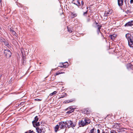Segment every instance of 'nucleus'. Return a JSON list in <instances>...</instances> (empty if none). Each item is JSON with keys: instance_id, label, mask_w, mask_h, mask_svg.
<instances>
[{"instance_id": "nucleus-1", "label": "nucleus", "mask_w": 133, "mask_h": 133, "mask_svg": "<svg viewBox=\"0 0 133 133\" xmlns=\"http://www.w3.org/2000/svg\"><path fill=\"white\" fill-rule=\"evenodd\" d=\"M125 37L127 39L129 46L130 47H133V32L131 34H126Z\"/></svg>"}, {"instance_id": "nucleus-2", "label": "nucleus", "mask_w": 133, "mask_h": 133, "mask_svg": "<svg viewBox=\"0 0 133 133\" xmlns=\"http://www.w3.org/2000/svg\"><path fill=\"white\" fill-rule=\"evenodd\" d=\"M90 121L88 118H83L82 120H80L78 122L79 127H83L85 125H87L90 123Z\"/></svg>"}, {"instance_id": "nucleus-3", "label": "nucleus", "mask_w": 133, "mask_h": 133, "mask_svg": "<svg viewBox=\"0 0 133 133\" xmlns=\"http://www.w3.org/2000/svg\"><path fill=\"white\" fill-rule=\"evenodd\" d=\"M66 122V125L68 128L71 127H74L76 125V123L75 122H73L70 120L67 121Z\"/></svg>"}, {"instance_id": "nucleus-4", "label": "nucleus", "mask_w": 133, "mask_h": 133, "mask_svg": "<svg viewBox=\"0 0 133 133\" xmlns=\"http://www.w3.org/2000/svg\"><path fill=\"white\" fill-rule=\"evenodd\" d=\"M4 52L7 58H9L10 57L11 53L9 50L8 49L5 50Z\"/></svg>"}, {"instance_id": "nucleus-5", "label": "nucleus", "mask_w": 133, "mask_h": 133, "mask_svg": "<svg viewBox=\"0 0 133 133\" xmlns=\"http://www.w3.org/2000/svg\"><path fill=\"white\" fill-rule=\"evenodd\" d=\"M112 10L111 9H107L106 10V11L104 13V14L103 15V16L107 17L108 16L110 15L112 13Z\"/></svg>"}, {"instance_id": "nucleus-6", "label": "nucleus", "mask_w": 133, "mask_h": 133, "mask_svg": "<svg viewBox=\"0 0 133 133\" xmlns=\"http://www.w3.org/2000/svg\"><path fill=\"white\" fill-rule=\"evenodd\" d=\"M59 127L61 129L65 128L66 125V122H61L59 123Z\"/></svg>"}, {"instance_id": "nucleus-7", "label": "nucleus", "mask_w": 133, "mask_h": 133, "mask_svg": "<svg viewBox=\"0 0 133 133\" xmlns=\"http://www.w3.org/2000/svg\"><path fill=\"white\" fill-rule=\"evenodd\" d=\"M89 133H100V131L98 129L97 130L96 129L93 128L90 130Z\"/></svg>"}, {"instance_id": "nucleus-8", "label": "nucleus", "mask_w": 133, "mask_h": 133, "mask_svg": "<svg viewBox=\"0 0 133 133\" xmlns=\"http://www.w3.org/2000/svg\"><path fill=\"white\" fill-rule=\"evenodd\" d=\"M36 129L38 133H44L45 132L44 130L40 128L39 127L36 128Z\"/></svg>"}, {"instance_id": "nucleus-9", "label": "nucleus", "mask_w": 133, "mask_h": 133, "mask_svg": "<svg viewBox=\"0 0 133 133\" xmlns=\"http://www.w3.org/2000/svg\"><path fill=\"white\" fill-rule=\"evenodd\" d=\"M133 25V21H129L125 25V26H131Z\"/></svg>"}, {"instance_id": "nucleus-10", "label": "nucleus", "mask_w": 133, "mask_h": 133, "mask_svg": "<svg viewBox=\"0 0 133 133\" xmlns=\"http://www.w3.org/2000/svg\"><path fill=\"white\" fill-rule=\"evenodd\" d=\"M73 3L78 6L80 5V2L78 0H76L73 1Z\"/></svg>"}, {"instance_id": "nucleus-11", "label": "nucleus", "mask_w": 133, "mask_h": 133, "mask_svg": "<svg viewBox=\"0 0 133 133\" xmlns=\"http://www.w3.org/2000/svg\"><path fill=\"white\" fill-rule=\"evenodd\" d=\"M38 120V118L37 116H36L35 118V120L32 122V123L34 127H35V123H37V122Z\"/></svg>"}, {"instance_id": "nucleus-12", "label": "nucleus", "mask_w": 133, "mask_h": 133, "mask_svg": "<svg viewBox=\"0 0 133 133\" xmlns=\"http://www.w3.org/2000/svg\"><path fill=\"white\" fill-rule=\"evenodd\" d=\"M62 65L60 66V67H64L65 68L67 66H68V63L67 62H65L64 63H63L62 64Z\"/></svg>"}, {"instance_id": "nucleus-13", "label": "nucleus", "mask_w": 133, "mask_h": 133, "mask_svg": "<svg viewBox=\"0 0 133 133\" xmlns=\"http://www.w3.org/2000/svg\"><path fill=\"white\" fill-rule=\"evenodd\" d=\"M118 4L119 6L123 5V0H118Z\"/></svg>"}, {"instance_id": "nucleus-14", "label": "nucleus", "mask_w": 133, "mask_h": 133, "mask_svg": "<svg viewBox=\"0 0 133 133\" xmlns=\"http://www.w3.org/2000/svg\"><path fill=\"white\" fill-rule=\"evenodd\" d=\"M116 36L115 34H113L112 35H111L109 36V37L112 39V40H114Z\"/></svg>"}, {"instance_id": "nucleus-15", "label": "nucleus", "mask_w": 133, "mask_h": 133, "mask_svg": "<svg viewBox=\"0 0 133 133\" xmlns=\"http://www.w3.org/2000/svg\"><path fill=\"white\" fill-rule=\"evenodd\" d=\"M127 67L128 69H132L133 68V65L130 64H127Z\"/></svg>"}, {"instance_id": "nucleus-16", "label": "nucleus", "mask_w": 133, "mask_h": 133, "mask_svg": "<svg viewBox=\"0 0 133 133\" xmlns=\"http://www.w3.org/2000/svg\"><path fill=\"white\" fill-rule=\"evenodd\" d=\"M70 109V110L68 111L67 112V113H68L70 114V113H72V112H73L74 111V109L73 108L71 109V108H68V109Z\"/></svg>"}, {"instance_id": "nucleus-17", "label": "nucleus", "mask_w": 133, "mask_h": 133, "mask_svg": "<svg viewBox=\"0 0 133 133\" xmlns=\"http://www.w3.org/2000/svg\"><path fill=\"white\" fill-rule=\"evenodd\" d=\"M97 33L98 34H99V32H100V30L101 29L102 26L99 25H97Z\"/></svg>"}, {"instance_id": "nucleus-18", "label": "nucleus", "mask_w": 133, "mask_h": 133, "mask_svg": "<svg viewBox=\"0 0 133 133\" xmlns=\"http://www.w3.org/2000/svg\"><path fill=\"white\" fill-rule=\"evenodd\" d=\"M59 128H60L59 125L58 124L56 125L55 128V131L56 132H57Z\"/></svg>"}, {"instance_id": "nucleus-19", "label": "nucleus", "mask_w": 133, "mask_h": 133, "mask_svg": "<svg viewBox=\"0 0 133 133\" xmlns=\"http://www.w3.org/2000/svg\"><path fill=\"white\" fill-rule=\"evenodd\" d=\"M3 44H4L7 47H8L9 46V44L5 40V41L4 42L2 43Z\"/></svg>"}, {"instance_id": "nucleus-20", "label": "nucleus", "mask_w": 133, "mask_h": 133, "mask_svg": "<svg viewBox=\"0 0 133 133\" xmlns=\"http://www.w3.org/2000/svg\"><path fill=\"white\" fill-rule=\"evenodd\" d=\"M68 27V32H70V33L72 32L73 31V29L72 28V27H71V28H69Z\"/></svg>"}, {"instance_id": "nucleus-21", "label": "nucleus", "mask_w": 133, "mask_h": 133, "mask_svg": "<svg viewBox=\"0 0 133 133\" xmlns=\"http://www.w3.org/2000/svg\"><path fill=\"white\" fill-rule=\"evenodd\" d=\"M56 93H57V92L56 91H54L52 93L50 94V96H52V95H53L56 94Z\"/></svg>"}, {"instance_id": "nucleus-22", "label": "nucleus", "mask_w": 133, "mask_h": 133, "mask_svg": "<svg viewBox=\"0 0 133 133\" xmlns=\"http://www.w3.org/2000/svg\"><path fill=\"white\" fill-rule=\"evenodd\" d=\"M5 40L3 38H0V42L3 43L4 42Z\"/></svg>"}, {"instance_id": "nucleus-23", "label": "nucleus", "mask_w": 133, "mask_h": 133, "mask_svg": "<svg viewBox=\"0 0 133 133\" xmlns=\"http://www.w3.org/2000/svg\"><path fill=\"white\" fill-rule=\"evenodd\" d=\"M67 96V94L66 93H64V94L62 95L61 97H60V98H63L64 97H66Z\"/></svg>"}, {"instance_id": "nucleus-24", "label": "nucleus", "mask_w": 133, "mask_h": 133, "mask_svg": "<svg viewBox=\"0 0 133 133\" xmlns=\"http://www.w3.org/2000/svg\"><path fill=\"white\" fill-rule=\"evenodd\" d=\"M40 125V123L39 122H38L37 123H35V127H36V126H39Z\"/></svg>"}, {"instance_id": "nucleus-25", "label": "nucleus", "mask_w": 133, "mask_h": 133, "mask_svg": "<svg viewBox=\"0 0 133 133\" xmlns=\"http://www.w3.org/2000/svg\"><path fill=\"white\" fill-rule=\"evenodd\" d=\"M25 133H35L33 131H31V130L29 131L28 132H26Z\"/></svg>"}, {"instance_id": "nucleus-26", "label": "nucleus", "mask_w": 133, "mask_h": 133, "mask_svg": "<svg viewBox=\"0 0 133 133\" xmlns=\"http://www.w3.org/2000/svg\"><path fill=\"white\" fill-rule=\"evenodd\" d=\"M11 32L14 35H15L16 34V32L12 30L11 31Z\"/></svg>"}, {"instance_id": "nucleus-27", "label": "nucleus", "mask_w": 133, "mask_h": 133, "mask_svg": "<svg viewBox=\"0 0 133 133\" xmlns=\"http://www.w3.org/2000/svg\"><path fill=\"white\" fill-rule=\"evenodd\" d=\"M111 133H117L115 131L112 130L111 131Z\"/></svg>"}, {"instance_id": "nucleus-28", "label": "nucleus", "mask_w": 133, "mask_h": 133, "mask_svg": "<svg viewBox=\"0 0 133 133\" xmlns=\"http://www.w3.org/2000/svg\"><path fill=\"white\" fill-rule=\"evenodd\" d=\"M60 74L59 73V72H57L55 74V75H57L59 74Z\"/></svg>"}, {"instance_id": "nucleus-29", "label": "nucleus", "mask_w": 133, "mask_h": 133, "mask_svg": "<svg viewBox=\"0 0 133 133\" xmlns=\"http://www.w3.org/2000/svg\"><path fill=\"white\" fill-rule=\"evenodd\" d=\"M35 100L37 101H41L42 99H35Z\"/></svg>"}, {"instance_id": "nucleus-30", "label": "nucleus", "mask_w": 133, "mask_h": 133, "mask_svg": "<svg viewBox=\"0 0 133 133\" xmlns=\"http://www.w3.org/2000/svg\"><path fill=\"white\" fill-rule=\"evenodd\" d=\"M130 3L131 4H133V0H130Z\"/></svg>"}, {"instance_id": "nucleus-31", "label": "nucleus", "mask_w": 133, "mask_h": 133, "mask_svg": "<svg viewBox=\"0 0 133 133\" xmlns=\"http://www.w3.org/2000/svg\"><path fill=\"white\" fill-rule=\"evenodd\" d=\"M81 3H82V5L84 4V2H83L82 1H81Z\"/></svg>"}, {"instance_id": "nucleus-32", "label": "nucleus", "mask_w": 133, "mask_h": 133, "mask_svg": "<svg viewBox=\"0 0 133 133\" xmlns=\"http://www.w3.org/2000/svg\"><path fill=\"white\" fill-rule=\"evenodd\" d=\"M88 11H87L86 12H84V15L85 14H87Z\"/></svg>"}, {"instance_id": "nucleus-33", "label": "nucleus", "mask_w": 133, "mask_h": 133, "mask_svg": "<svg viewBox=\"0 0 133 133\" xmlns=\"http://www.w3.org/2000/svg\"><path fill=\"white\" fill-rule=\"evenodd\" d=\"M59 73H60V74H61L64 73L63 72H59Z\"/></svg>"}, {"instance_id": "nucleus-34", "label": "nucleus", "mask_w": 133, "mask_h": 133, "mask_svg": "<svg viewBox=\"0 0 133 133\" xmlns=\"http://www.w3.org/2000/svg\"><path fill=\"white\" fill-rule=\"evenodd\" d=\"M69 102L68 101H67L66 102H65L66 103H68Z\"/></svg>"}, {"instance_id": "nucleus-35", "label": "nucleus", "mask_w": 133, "mask_h": 133, "mask_svg": "<svg viewBox=\"0 0 133 133\" xmlns=\"http://www.w3.org/2000/svg\"><path fill=\"white\" fill-rule=\"evenodd\" d=\"M102 133H108L107 132H102Z\"/></svg>"}, {"instance_id": "nucleus-36", "label": "nucleus", "mask_w": 133, "mask_h": 133, "mask_svg": "<svg viewBox=\"0 0 133 133\" xmlns=\"http://www.w3.org/2000/svg\"><path fill=\"white\" fill-rule=\"evenodd\" d=\"M96 24H98L97 23H96Z\"/></svg>"}]
</instances>
